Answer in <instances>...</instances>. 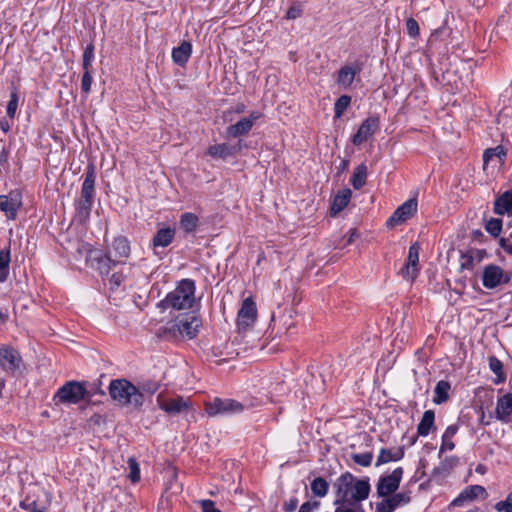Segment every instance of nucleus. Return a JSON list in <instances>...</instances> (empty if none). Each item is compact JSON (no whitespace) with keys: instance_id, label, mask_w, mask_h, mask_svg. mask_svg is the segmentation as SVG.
<instances>
[{"instance_id":"nucleus-1","label":"nucleus","mask_w":512,"mask_h":512,"mask_svg":"<svg viewBox=\"0 0 512 512\" xmlns=\"http://www.w3.org/2000/svg\"><path fill=\"white\" fill-rule=\"evenodd\" d=\"M336 499L334 504L348 501H363L370 493L368 478L357 479L352 473L345 472L333 482Z\"/></svg>"},{"instance_id":"nucleus-2","label":"nucleus","mask_w":512,"mask_h":512,"mask_svg":"<svg viewBox=\"0 0 512 512\" xmlns=\"http://www.w3.org/2000/svg\"><path fill=\"white\" fill-rule=\"evenodd\" d=\"M195 282L191 279H183L178 282L175 289L158 303V307L167 310H184L193 307L195 302Z\"/></svg>"},{"instance_id":"nucleus-3","label":"nucleus","mask_w":512,"mask_h":512,"mask_svg":"<svg viewBox=\"0 0 512 512\" xmlns=\"http://www.w3.org/2000/svg\"><path fill=\"white\" fill-rule=\"evenodd\" d=\"M108 390L111 398L121 405H132L135 408H140L144 403V397L140 389L126 379L112 380Z\"/></svg>"},{"instance_id":"nucleus-4","label":"nucleus","mask_w":512,"mask_h":512,"mask_svg":"<svg viewBox=\"0 0 512 512\" xmlns=\"http://www.w3.org/2000/svg\"><path fill=\"white\" fill-rule=\"evenodd\" d=\"M95 181H96V171L94 164L90 163L84 174V181L82 183L80 197L75 200V209L77 215L86 219L90 215L94 196H95Z\"/></svg>"},{"instance_id":"nucleus-5","label":"nucleus","mask_w":512,"mask_h":512,"mask_svg":"<svg viewBox=\"0 0 512 512\" xmlns=\"http://www.w3.org/2000/svg\"><path fill=\"white\" fill-rule=\"evenodd\" d=\"M201 320L194 313L180 314L169 324L168 333L174 338L193 339L197 336Z\"/></svg>"},{"instance_id":"nucleus-6","label":"nucleus","mask_w":512,"mask_h":512,"mask_svg":"<svg viewBox=\"0 0 512 512\" xmlns=\"http://www.w3.org/2000/svg\"><path fill=\"white\" fill-rule=\"evenodd\" d=\"M88 396L85 383L68 381L60 387L54 400L64 404H77Z\"/></svg>"},{"instance_id":"nucleus-7","label":"nucleus","mask_w":512,"mask_h":512,"mask_svg":"<svg viewBox=\"0 0 512 512\" xmlns=\"http://www.w3.org/2000/svg\"><path fill=\"white\" fill-rule=\"evenodd\" d=\"M243 410L244 405L234 399L215 397L212 401L205 403V412L210 417L241 413Z\"/></svg>"},{"instance_id":"nucleus-8","label":"nucleus","mask_w":512,"mask_h":512,"mask_svg":"<svg viewBox=\"0 0 512 512\" xmlns=\"http://www.w3.org/2000/svg\"><path fill=\"white\" fill-rule=\"evenodd\" d=\"M511 278V272L504 271L498 265L489 264L483 270L482 284L487 289H495L498 286L508 284Z\"/></svg>"},{"instance_id":"nucleus-9","label":"nucleus","mask_w":512,"mask_h":512,"mask_svg":"<svg viewBox=\"0 0 512 512\" xmlns=\"http://www.w3.org/2000/svg\"><path fill=\"white\" fill-rule=\"evenodd\" d=\"M157 404L169 416H177L192 410L191 401L182 396L165 399L162 394H159L157 396Z\"/></svg>"},{"instance_id":"nucleus-10","label":"nucleus","mask_w":512,"mask_h":512,"mask_svg":"<svg viewBox=\"0 0 512 512\" xmlns=\"http://www.w3.org/2000/svg\"><path fill=\"white\" fill-rule=\"evenodd\" d=\"M403 476V469L398 467L389 475L381 476L377 483V495L379 497H387L392 495L400 485Z\"/></svg>"},{"instance_id":"nucleus-11","label":"nucleus","mask_w":512,"mask_h":512,"mask_svg":"<svg viewBox=\"0 0 512 512\" xmlns=\"http://www.w3.org/2000/svg\"><path fill=\"white\" fill-rule=\"evenodd\" d=\"M22 363L19 352L8 345L0 347V367L8 373H15Z\"/></svg>"},{"instance_id":"nucleus-12","label":"nucleus","mask_w":512,"mask_h":512,"mask_svg":"<svg viewBox=\"0 0 512 512\" xmlns=\"http://www.w3.org/2000/svg\"><path fill=\"white\" fill-rule=\"evenodd\" d=\"M257 317V308L252 298L244 299L237 314V326L239 330H246L252 326Z\"/></svg>"},{"instance_id":"nucleus-13","label":"nucleus","mask_w":512,"mask_h":512,"mask_svg":"<svg viewBox=\"0 0 512 512\" xmlns=\"http://www.w3.org/2000/svg\"><path fill=\"white\" fill-rule=\"evenodd\" d=\"M379 126L380 121L378 116L368 117L362 122L357 132L353 135L352 143L356 146L361 145L379 129Z\"/></svg>"},{"instance_id":"nucleus-14","label":"nucleus","mask_w":512,"mask_h":512,"mask_svg":"<svg viewBox=\"0 0 512 512\" xmlns=\"http://www.w3.org/2000/svg\"><path fill=\"white\" fill-rule=\"evenodd\" d=\"M419 244L413 243L409 247L408 257L405 266L401 269V275L404 279L408 281H414L418 275V262H419Z\"/></svg>"},{"instance_id":"nucleus-15","label":"nucleus","mask_w":512,"mask_h":512,"mask_svg":"<svg viewBox=\"0 0 512 512\" xmlns=\"http://www.w3.org/2000/svg\"><path fill=\"white\" fill-rule=\"evenodd\" d=\"M417 211V201L409 199L400 205L387 220V226L394 227L411 218Z\"/></svg>"},{"instance_id":"nucleus-16","label":"nucleus","mask_w":512,"mask_h":512,"mask_svg":"<svg viewBox=\"0 0 512 512\" xmlns=\"http://www.w3.org/2000/svg\"><path fill=\"white\" fill-rule=\"evenodd\" d=\"M362 71V64L359 62H353L347 65L342 66L338 73L336 82L343 89H348L356 76H358Z\"/></svg>"},{"instance_id":"nucleus-17","label":"nucleus","mask_w":512,"mask_h":512,"mask_svg":"<svg viewBox=\"0 0 512 512\" xmlns=\"http://www.w3.org/2000/svg\"><path fill=\"white\" fill-rule=\"evenodd\" d=\"M21 204V196L16 191H12L8 195H0V211H3L10 220L16 218Z\"/></svg>"},{"instance_id":"nucleus-18","label":"nucleus","mask_w":512,"mask_h":512,"mask_svg":"<svg viewBox=\"0 0 512 512\" xmlns=\"http://www.w3.org/2000/svg\"><path fill=\"white\" fill-rule=\"evenodd\" d=\"M107 253L114 259L119 260V264L125 263L130 255V243L124 236L116 237L109 246Z\"/></svg>"},{"instance_id":"nucleus-19","label":"nucleus","mask_w":512,"mask_h":512,"mask_svg":"<svg viewBox=\"0 0 512 512\" xmlns=\"http://www.w3.org/2000/svg\"><path fill=\"white\" fill-rule=\"evenodd\" d=\"M411 500L409 492L392 494L389 498L377 503V512H393L397 507L409 503Z\"/></svg>"},{"instance_id":"nucleus-20","label":"nucleus","mask_w":512,"mask_h":512,"mask_svg":"<svg viewBox=\"0 0 512 512\" xmlns=\"http://www.w3.org/2000/svg\"><path fill=\"white\" fill-rule=\"evenodd\" d=\"M259 118L258 113H251L249 117L242 118L236 124L230 125L226 129L227 137H239L246 135L253 127L254 121Z\"/></svg>"},{"instance_id":"nucleus-21","label":"nucleus","mask_w":512,"mask_h":512,"mask_svg":"<svg viewBox=\"0 0 512 512\" xmlns=\"http://www.w3.org/2000/svg\"><path fill=\"white\" fill-rule=\"evenodd\" d=\"M487 493L483 486L481 485H471L466 487L452 502V506L460 507L463 506L465 502H471L477 499L478 497H486Z\"/></svg>"},{"instance_id":"nucleus-22","label":"nucleus","mask_w":512,"mask_h":512,"mask_svg":"<svg viewBox=\"0 0 512 512\" xmlns=\"http://www.w3.org/2000/svg\"><path fill=\"white\" fill-rule=\"evenodd\" d=\"M241 149V142H238L235 145L221 143L209 146L207 154L213 158L226 159L228 157L235 156L237 153L240 152Z\"/></svg>"},{"instance_id":"nucleus-23","label":"nucleus","mask_w":512,"mask_h":512,"mask_svg":"<svg viewBox=\"0 0 512 512\" xmlns=\"http://www.w3.org/2000/svg\"><path fill=\"white\" fill-rule=\"evenodd\" d=\"M496 418L502 422H509L512 414V392L507 393L497 400Z\"/></svg>"},{"instance_id":"nucleus-24","label":"nucleus","mask_w":512,"mask_h":512,"mask_svg":"<svg viewBox=\"0 0 512 512\" xmlns=\"http://www.w3.org/2000/svg\"><path fill=\"white\" fill-rule=\"evenodd\" d=\"M404 454V446H400L396 449L381 448L375 466L379 467L389 462L399 461L404 457Z\"/></svg>"},{"instance_id":"nucleus-25","label":"nucleus","mask_w":512,"mask_h":512,"mask_svg":"<svg viewBox=\"0 0 512 512\" xmlns=\"http://www.w3.org/2000/svg\"><path fill=\"white\" fill-rule=\"evenodd\" d=\"M192 53V44L188 41H183L178 47L172 50V59L174 63L183 67L188 62Z\"/></svg>"},{"instance_id":"nucleus-26","label":"nucleus","mask_w":512,"mask_h":512,"mask_svg":"<svg viewBox=\"0 0 512 512\" xmlns=\"http://www.w3.org/2000/svg\"><path fill=\"white\" fill-rule=\"evenodd\" d=\"M352 196V192L350 189L346 188L340 190L333 198L331 203V215L335 216L339 212H341L350 202Z\"/></svg>"},{"instance_id":"nucleus-27","label":"nucleus","mask_w":512,"mask_h":512,"mask_svg":"<svg viewBox=\"0 0 512 512\" xmlns=\"http://www.w3.org/2000/svg\"><path fill=\"white\" fill-rule=\"evenodd\" d=\"M175 237V229L165 227L159 229L152 239V245L156 247H167L170 245Z\"/></svg>"},{"instance_id":"nucleus-28","label":"nucleus","mask_w":512,"mask_h":512,"mask_svg":"<svg viewBox=\"0 0 512 512\" xmlns=\"http://www.w3.org/2000/svg\"><path fill=\"white\" fill-rule=\"evenodd\" d=\"M494 212L498 215L512 213V191H506L495 199Z\"/></svg>"},{"instance_id":"nucleus-29","label":"nucleus","mask_w":512,"mask_h":512,"mask_svg":"<svg viewBox=\"0 0 512 512\" xmlns=\"http://www.w3.org/2000/svg\"><path fill=\"white\" fill-rule=\"evenodd\" d=\"M506 155V149L502 145L486 149L483 153L484 167L494 159L497 160L499 166L503 165L505 162Z\"/></svg>"},{"instance_id":"nucleus-30","label":"nucleus","mask_w":512,"mask_h":512,"mask_svg":"<svg viewBox=\"0 0 512 512\" xmlns=\"http://www.w3.org/2000/svg\"><path fill=\"white\" fill-rule=\"evenodd\" d=\"M435 413L432 410H427L423 413L422 419L417 426V434L419 436H427L431 429L434 428Z\"/></svg>"},{"instance_id":"nucleus-31","label":"nucleus","mask_w":512,"mask_h":512,"mask_svg":"<svg viewBox=\"0 0 512 512\" xmlns=\"http://www.w3.org/2000/svg\"><path fill=\"white\" fill-rule=\"evenodd\" d=\"M451 390V384L446 380H440L437 382L434 389L433 402L435 404H442L449 399V392Z\"/></svg>"},{"instance_id":"nucleus-32","label":"nucleus","mask_w":512,"mask_h":512,"mask_svg":"<svg viewBox=\"0 0 512 512\" xmlns=\"http://www.w3.org/2000/svg\"><path fill=\"white\" fill-rule=\"evenodd\" d=\"M95 260L97 263L96 269L101 275H108L111 269L119 264V260L112 258L107 252Z\"/></svg>"},{"instance_id":"nucleus-33","label":"nucleus","mask_w":512,"mask_h":512,"mask_svg":"<svg viewBox=\"0 0 512 512\" xmlns=\"http://www.w3.org/2000/svg\"><path fill=\"white\" fill-rule=\"evenodd\" d=\"M199 223V218L197 215L191 212L183 213L180 217V227L186 233H192L196 230Z\"/></svg>"},{"instance_id":"nucleus-34","label":"nucleus","mask_w":512,"mask_h":512,"mask_svg":"<svg viewBox=\"0 0 512 512\" xmlns=\"http://www.w3.org/2000/svg\"><path fill=\"white\" fill-rule=\"evenodd\" d=\"M367 179V166L362 163L358 165L351 177V184L354 187V189H360L366 184Z\"/></svg>"},{"instance_id":"nucleus-35","label":"nucleus","mask_w":512,"mask_h":512,"mask_svg":"<svg viewBox=\"0 0 512 512\" xmlns=\"http://www.w3.org/2000/svg\"><path fill=\"white\" fill-rule=\"evenodd\" d=\"M488 361H489V368L496 375V379L494 380V383L495 384L503 383L506 380V375L503 370V363L496 356H490Z\"/></svg>"},{"instance_id":"nucleus-36","label":"nucleus","mask_w":512,"mask_h":512,"mask_svg":"<svg viewBox=\"0 0 512 512\" xmlns=\"http://www.w3.org/2000/svg\"><path fill=\"white\" fill-rule=\"evenodd\" d=\"M310 487L315 496L322 498L327 495L329 484L324 478L317 477L311 482Z\"/></svg>"},{"instance_id":"nucleus-37","label":"nucleus","mask_w":512,"mask_h":512,"mask_svg":"<svg viewBox=\"0 0 512 512\" xmlns=\"http://www.w3.org/2000/svg\"><path fill=\"white\" fill-rule=\"evenodd\" d=\"M10 250H1L0 251V283L4 282L7 279L9 273V264H10Z\"/></svg>"},{"instance_id":"nucleus-38","label":"nucleus","mask_w":512,"mask_h":512,"mask_svg":"<svg viewBox=\"0 0 512 512\" xmlns=\"http://www.w3.org/2000/svg\"><path fill=\"white\" fill-rule=\"evenodd\" d=\"M361 502L362 501H348L334 504L336 506L335 512H364Z\"/></svg>"},{"instance_id":"nucleus-39","label":"nucleus","mask_w":512,"mask_h":512,"mask_svg":"<svg viewBox=\"0 0 512 512\" xmlns=\"http://www.w3.org/2000/svg\"><path fill=\"white\" fill-rule=\"evenodd\" d=\"M351 103L349 95H341L334 104L335 118H340Z\"/></svg>"},{"instance_id":"nucleus-40","label":"nucleus","mask_w":512,"mask_h":512,"mask_svg":"<svg viewBox=\"0 0 512 512\" xmlns=\"http://www.w3.org/2000/svg\"><path fill=\"white\" fill-rule=\"evenodd\" d=\"M351 460L361 467H369L373 460V453L372 452H365V453H352L351 454Z\"/></svg>"},{"instance_id":"nucleus-41","label":"nucleus","mask_w":512,"mask_h":512,"mask_svg":"<svg viewBox=\"0 0 512 512\" xmlns=\"http://www.w3.org/2000/svg\"><path fill=\"white\" fill-rule=\"evenodd\" d=\"M502 223V220L499 218H491L487 221L485 229L491 236L497 238L502 231Z\"/></svg>"},{"instance_id":"nucleus-42","label":"nucleus","mask_w":512,"mask_h":512,"mask_svg":"<svg viewBox=\"0 0 512 512\" xmlns=\"http://www.w3.org/2000/svg\"><path fill=\"white\" fill-rule=\"evenodd\" d=\"M159 387H160L159 383L156 381H152V380L144 381V382L140 383L139 386H137V388H139L140 391L142 392L143 396H144V394H148L149 396H152L154 393L157 392Z\"/></svg>"},{"instance_id":"nucleus-43","label":"nucleus","mask_w":512,"mask_h":512,"mask_svg":"<svg viewBox=\"0 0 512 512\" xmlns=\"http://www.w3.org/2000/svg\"><path fill=\"white\" fill-rule=\"evenodd\" d=\"M128 466L130 469L129 479L133 483H137L140 480V468L135 458L128 459Z\"/></svg>"},{"instance_id":"nucleus-44","label":"nucleus","mask_w":512,"mask_h":512,"mask_svg":"<svg viewBox=\"0 0 512 512\" xmlns=\"http://www.w3.org/2000/svg\"><path fill=\"white\" fill-rule=\"evenodd\" d=\"M94 59V45L88 44L83 53V69L88 70L91 68Z\"/></svg>"},{"instance_id":"nucleus-45","label":"nucleus","mask_w":512,"mask_h":512,"mask_svg":"<svg viewBox=\"0 0 512 512\" xmlns=\"http://www.w3.org/2000/svg\"><path fill=\"white\" fill-rule=\"evenodd\" d=\"M18 101H19V97H18L17 91L14 90V91H12L10 100L7 104V115L10 118H14V116L16 114L17 107H18Z\"/></svg>"},{"instance_id":"nucleus-46","label":"nucleus","mask_w":512,"mask_h":512,"mask_svg":"<svg viewBox=\"0 0 512 512\" xmlns=\"http://www.w3.org/2000/svg\"><path fill=\"white\" fill-rule=\"evenodd\" d=\"M406 30L411 38L419 36V24L414 18H409L406 21Z\"/></svg>"},{"instance_id":"nucleus-47","label":"nucleus","mask_w":512,"mask_h":512,"mask_svg":"<svg viewBox=\"0 0 512 512\" xmlns=\"http://www.w3.org/2000/svg\"><path fill=\"white\" fill-rule=\"evenodd\" d=\"M92 76L90 69L84 70V74L81 80V90L83 93L88 94L91 90Z\"/></svg>"},{"instance_id":"nucleus-48","label":"nucleus","mask_w":512,"mask_h":512,"mask_svg":"<svg viewBox=\"0 0 512 512\" xmlns=\"http://www.w3.org/2000/svg\"><path fill=\"white\" fill-rule=\"evenodd\" d=\"M474 266V255L472 253L462 254L460 268L462 270H471Z\"/></svg>"},{"instance_id":"nucleus-49","label":"nucleus","mask_w":512,"mask_h":512,"mask_svg":"<svg viewBox=\"0 0 512 512\" xmlns=\"http://www.w3.org/2000/svg\"><path fill=\"white\" fill-rule=\"evenodd\" d=\"M498 511L512 512V493H510L505 501H500L495 505Z\"/></svg>"},{"instance_id":"nucleus-50","label":"nucleus","mask_w":512,"mask_h":512,"mask_svg":"<svg viewBox=\"0 0 512 512\" xmlns=\"http://www.w3.org/2000/svg\"><path fill=\"white\" fill-rule=\"evenodd\" d=\"M202 512H221L218 508H216L215 503L212 500L205 499L199 501Z\"/></svg>"},{"instance_id":"nucleus-51","label":"nucleus","mask_w":512,"mask_h":512,"mask_svg":"<svg viewBox=\"0 0 512 512\" xmlns=\"http://www.w3.org/2000/svg\"><path fill=\"white\" fill-rule=\"evenodd\" d=\"M319 506L320 503L318 501H307L300 506L298 512H314Z\"/></svg>"},{"instance_id":"nucleus-52","label":"nucleus","mask_w":512,"mask_h":512,"mask_svg":"<svg viewBox=\"0 0 512 512\" xmlns=\"http://www.w3.org/2000/svg\"><path fill=\"white\" fill-rule=\"evenodd\" d=\"M302 8L301 5L295 4L291 6L286 12L287 19H296L301 16Z\"/></svg>"},{"instance_id":"nucleus-53","label":"nucleus","mask_w":512,"mask_h":512,"mask_svg":"<svg viewBox=\"0 0 512 512\" xmlns=\"http://www.w3.org/2000/svg\"><path fill=\"white\" fill-rule=\"evenodd\" d=\"M451 469V466L447 467L446 464H442L438 467H435L432 471V476L436 477L438 475H446L449 473V470Z\"/></svg>"},{"instance_id":"nucleus-54","label":"nucleus","mask_w":512,"mask_h":512,"mask_svg":"<svg viewBox=\"0 0 512 512\" xmlns=\"http://www.w3.org/2000/svg\"><path fill=\"white\" fill-rule=\"evenodd\" d=\"M499 245L505 252L512 255V242L510 241V239L500 238Z\"/></svg>"},{"instance_id":"nucleus-55","label":"nucleus","mask_w":512,"mask_h":512,"mask_svg":"<svg viewBox=\"0 0 512 512\" xmlns=\"http://www.w3.org/2000/svg\"><path fill=\"white\" fill-rule=\"evenodd\" d=\"M298 505V500L296 498H291L284 504V510L286 512H293L296 510Z\"/></svg>"},{"instance_id":"nucleus-56","label":"nucleus","mask_w":512,"mask_h":512,"mask_svg":"<svg viewBox=\"0 0 512 512\" xmlns=\"http://www.w3.org/2000/svg\"><path fill=\"white\" fill-rule=\"evenodd\" d=\"M454 447H455V444L452 441V439H445V437H442V444H441V447H440V453L445 451V450H453Z\"/></svg>"},{"instance_id":"nucleus-57","label":"nucleus","mask_w":512,"mask_h":512,"mask_svg":"<svg viewBox=\"0 0 512 512\" xmlns=\"http://www.w3.org/2000/svg\"><path fill=\"white\" fill-rule=\"evenodd\" d=\"M124 281V275L122 273H114L112 274L110 278V283L114 285L115 287H118L121 285V283Z\"/></svg>"},{"instance_id":"nucleus-58","label":"nucleus","mask_w":512,"mask_h":512,"mask_svg":"<svg viewBox=\"0 0 512 512\" xmlns=\"http://www.w3.org/2000/svg\"><path fill=\"white\" fill-rule=\"evenodd\" d=\"M457 431L458 427L456 425H450L446 428L442 437H445V439H452L453 436L457 433Z\"/></svg>"},{"instance_id":"nucleus-59","label":"nucleus","mask_w":512,"mask_h":512,"mask_svg":"<svg viewBox=\"0 0 512 512\" xmlns=\"http://www.w3.org/2000/svg\"><path fill=\"white\" fill-rule=\"evenodd\" d=\"M20 506L25 509V510H28L31 512V509L33 507H36L38 506L37 502L36 501H32V502H28V500H24L20 503Z\"/></svg>"},{"instance_id":"nucleus-60","label":"nucleus","mask_w":512,"mask_h":512,"mask_svg":"<svg viewBox=\"0 0 512 512\" xmlns=\"http://www.w3.org/2000/svg\"><path fill=\"white\" fill-rule=\"evenodd\" d=\"M8 161V151L5 147H2L0 151V164L4 165Z\"/></svg>"},{"instance_id":"nucleus-61","label":"nucleus","mask_w":512,"mask_h":512,"mask_svg":"<svg viewBox=\"0 0 512 512\" xmlns=\"http://www.w3.org/2000/svg\"><path fill=\"white\" fill-rule=\"evenodd\" d=\"M358 236L359 235H358L357 231L355 229H351L350 230V235H349L346 243L344 244V246L352 244L354 239L357 238Z\"/></svg>"},{"instance_id":"nucleus-62","label":"nucleus","mask_w":512,"mask_h":512,"mask_svg":"<svg viewBox=\"0 0 512 512\" xmlns=\"http://www.w3.org/2000/svg\"><path fill=\"white\" fill-rule=\"evenodd\" d=\"M0 128H1L4 132L9 131V129H10V125L8 124L7 120H5V119L0 120Z\"/></svg>"},{"instance_id":"nucleus-63","label":"nucleus","mask_w":512,"mask_h":512,"mask_svg":"<svg viewBox=\"0 0 512 512\" xmlns=\"http://www.w3.org/2000/svg\"><path fill=\"white\" fill-rule=\"evenodd\" d=\"M472 234H473V239H475V240H477V239H479L481 237H484L483 232L480 231V230H475V231H473Z\"/></svg>"},{"instance_id":"nucleus-64","label":"nucleus","mask_w":512,"mask_h":512,"mask_svg":"<svg viewBox=\"0 0 512 512\" xmlns=\"http://www.w3.org/2000/svg\"><path fill=\"white\" fill-rule=\"evenodd\" d=\"M348 165H349V161H348V160H343V161L341 162V164H340L339 169H340V170H345V169L348 167Z\"/></svg>"}]
</instances>
